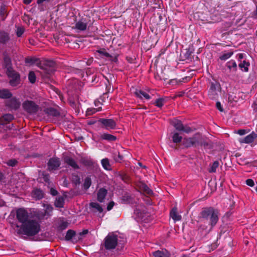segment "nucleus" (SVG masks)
I'll return each mask as SVG.
<instances>
[{
	"label": "nucleus",
	"instance_id": "obj_1",
	"mask_svg": "<svg viewBox=\"0 0 257 257\" xmlns=\"http://www.w3.org/2000/svg\"><path fill=\"white\" fill-rule=\"evenodd\" d=\"M16 231L19 234L26 235L28 236H32L38 234L41 229L39 222L31 218L24 224H16Z\"/></svg>",
	"mask_w": 257,
	"mask_h": 257
},
{
	"label": "nucleus",
	"instance_id": "obj_2",
	"mask_svg": "<svg viewBox=\"0 0 257 257\" xmlns=\"http://www.w3.org/2000/svg\"><path fill=\"white\" fill-rule=\"evenodd\" d=\"M95 55L96 57L98 59H102L111 63H117L120 51L118 50L100 48L96 51Z\"/></svg>",
	"mask_w": 257,
	"mask_h": 257
},
{
	"label": "nucleus",
	"instance_id": "obj_3",
	"mask_svg": "<svg viewBox=\"0 0 257 257\" xmlns=\"http://www.w3.org/2000/svg\"><path fill=\"white\" fill-rule=\"evenodd\" d=\"M218 211L213 207H207L202 209L200 216L205 219H209L211 228L213 227L218 220Z\"/></svg>",
	"mask_w": 257,
	"mask_h": 257
},
{
	"label": "nucleus",
	"instance_id": "obj_4",
	"mask_svg": "<svg viewBox=\"0 0 257 257\" xmlns=\"http://www.w3.org/2000/svg\"><path fill=\"white\" fill-rule=\"evenodd\" d=\"M25 62L29 64H60L62 63L57 62L54 60L48 59L44 58H37L36 57H28L25 58Z\"/></svg>",
	"mask_w": 257,
	"mask_h": 257
},
{
	"label": "nucleus",
	"instance_id": "obj_5",
	"mask_svg": "<svg viewBox=\"0 0 257 257\" xmlns=\"http://www.w3.org/2000/svg\"><path fill=\"white\" fill-rule=\"evenodd\" d=\"M16 218L21 224H24L32 218V214L27 209L20 208L16 211Z\"/></svg>",
	"mask_w": 257,
	"mask_h": 257
},
{
	"label": "nucleus",
	"instance_id": "obj_6",
	"mask_svg": "<svg viewBox=\"0 0 257 257\" xmlns=\"http://www.w3.org/2000/svg\"><path fill=\"white\" fill-rule=\"evenodd\" d=\"M8 66L7 74L8 76L11 78L10 84L12 86H16L20 83V75L14 70L10 65Z\"/></svg>",
	"mask_w": 257,
	"mask_h": 257
},
{
	"label": "nucleus",
	"instance_id": "obj_7",
	"mask_svg": "<svg viewBox=\"0 0 257 257\" xmlns=\"http://www.w3.org/2000/svg\"><path fill=\"white\" fill-rule=\"evenodd\" d=\"M117 244V236L108 234L105 238L104 245L106 249H112L115 248Z\"/></svg>",
	"mask_w": 257,
	"mask_h": 257
},
{
	"label": "nucleus",
	"instance_id": "obj_8",
	"mask_svg": "<svg viewBox=\"0 0 257 257\" xmlns=\"http://www.w3.org/2000/svg\"><path fill=\"white\" fill-rule=\"evenodd\" d=\"M221 90L220 84L218 83H210V88L208 90V96L211 99H216L218 96V93Z\"/></svg>",
	"mask_w": 257,
	"mask_h": 257
},
{
	"label": "nucleus",
	"instance_id": "obj_9",
	"mask_svg": "<svg viewBox=\"0 0 257 257\" xmlns=\"http://www.w3.org/2000/svg\"><path fill=\"white\" fill-rule=\"evenodd\" d=\"M23 107L27 112L30 114L36 113L39 109V106L34 101L27 100L23 103Z\"/></svg>",
	"mask_w": 257,
	"mask_h": 257
},
{
	"label": "nucleus",
	"instance_id": "obj_10",
	"mask_svg": "<svg viewBox=\"0 0 257 257\" xmlns=\"http://www.w3.org/2000/svg\"><path fill=\"white\" fill-rule=\"evenodd\" d=\"M171 124L177 131H182L187 134L192 132V129L190 127L183 125L180 120L176 118H173L171 120Z\"/></svg>",
	"mask_w": 257,
	"mask_h": 257
},
{
	"label": "nucleus",
	"instance_id": "obj_11",
	"mask_svg": "<svg viewBox=\"0 0 257 257\" xmlns=\"http://www.w3.org/2000/svg\"><path fill=\"white\" fill-rule=\"evenodd\" d=\"M98 121L103 124L107 130H113L116 127V122L112 119L100 118Z\"/></svg>",
	"mask_w": 257,
	"mask_h": 257
},
{
	"label": "nucleus",
	"instance_id": "obj_12",
	"mask_svg": "<svg viewBox=\"0 0 257 257\" xmlns=\"http://www.w3.org/2000/svg\"><path fill=\"white\" fill-rule=\"evenodd\" d=\"M198 143L199 140L196 136H194L192 138H184L183 140V145L186 148L196 146V144Z\"/></svg>",
	"mask_w": 257,
	"mask_h": 257
},
{
	"label": "nucleus",
	"instance_id": "obj_13",
	"mask_svg": "<svg viewBox=\"0 0 257 257\" xmlns=\"http://www.w3.org/2000/svg\"><path fill=\"white\" fill-rule=\"evenodd\" d=\"M60 165L59 159L56 158H51L48 163V168L50 171L57 169Z\"/></svg>",
	"mask_w": 257,
	"mask_h": 257
},
{
	"label": "nucleus",
	"instance_id": "obj_14",
	"mask_svg": "<svg viewBox=\"0 0 257 257\" xmlns=\"http://www.w3.org/2000/svg\"><path fill=\"white\" fill-rule=\"evenodd\" d=\"M88 18H82L75 24V28L80 31H85L86 30Z\"/></svg>",
	"mask_w": 257,
	"mask_h": 257
},
{
	"label": "nucleus",
	"instance_id": "obj_15",
	"mask_svg": "<svg viewBox=\"0 0 257 257\" xmlns=\"http://www.w3.org/2000/svg\"><path fill=\"white\" fill-rule=\"evenodd\" d=\"M11 40L10 34L4 30H0V44L7 45Z\"/></svg>",
	"mask_w": 257,
	"mask_h": 257
},
{
	"label": "nucleus",
	"instance_id": "obj_16",
	"mask_svg": "<svg viewBox=\"0 0 257 257\" xmlns=\"http://www.w3.org/2000/svg\"><path fill=\"white\" fill-rule=\"evenodd\" d=\"M20 102L16 98H12L9 100L7 105L12 109L16 110L20 106Z\"/></svg>",
	"mask_w": 257,
	"mask_h": 257
},
{
	"label": "nucleus",
	"instance_id": "obj_17",
	"mask_svg": "<svg viewBox=\"0 0 257 257\" xmlns=\"http://www.w3.org/2000/svg\"><path fill=\"white\" fill-rule=\"evenodd\" d=\"M257 138V134L254 132H252L249 135L246 136L244 139L240 140L241 143L249 144L253 142V141Z\"/></svg>",
	"mask_w": 257,
	"mask_h": 257
},
{
	"label": "nucleus",
	"instance_id": "obj_18",
	"mask_svg": "<svg viewBox=\"0 0 257 257\" xmlns=\"http://www.w3.org/2000/svg\"><path fill=\"white\" fill-rule=\"evenodd\" d=\"M155 257H170V253L166 249L158 250L152 252Z\"/></svg>",
	"mask_w": 257,
	"mask_h": 257
},
{
	"label": "nucleus",
	"instance_id": "obj_19",
	"mask_svg": "<svg viewBox=\"0 0 257 257\" xmlns=\"http://www.w3.org/2000/svg\"><path fill=\"white\" fill-rule=\"evenodd\" d=\"M135 94L137 97L142 99H145L149 100L151 98V97L149 95V94L141 90H136Z\"/></svg>",
	"mask_w": 257,
	"mask_h": 257
},
{
	"label": "nucleus",
	"instance_id": "obj_20",
	"mask_svg": "<svg viewBox=\"0 0 257 257\" xmlns=\"http://www.w3.org/2000/svg\"><path fill=\"white\" fill-rule=\"evenodd\" d=\"M43 206L44 210V213L43 215V217L47 218L48 216H51L53 211V207L48 204L45 203L43 204Z\"/></svg>",
	"mask_w": 257,
	"mask_h": 257
},
{
	"label": "nucleus",
	"instance_id": "obj_21",
	"mask_svg": "<svg viewBox=\"0 0 257 257\" xmlns=\"http://www.w3.org/2000/svg\"><path fill=\"white\" fill-rule=\"evenodd\" d=\"M170 215L174 221L180 220L182 218L181 216L177 212V208L175 207L172 209Z\"/></svg>",
	"mask_w": 257,
	"mask_h": 257
},
{
	"label": "nucleus",
	"instance_id": "obj_22",
	"mask_svg": "<svg viewBox=\"0 0 257 257\" xmlns=\"http://www.w3.org/2000/svg\"><path fill=\"white\" fill-rule=\"evenodd\" d=\"M107 191L104 188H100L97 193V200L100 202H103L107 194Z\"/></svg>",
	"mask_w": 257,
	"mask_h": 257
},
{
	"label": "nucleus",
	"instance_id": "obj_23",
	"mask_svg": "<svg viewBox=\"0 0 257 257\" xmlns=\"http://www.w3.org/2000/svg\"><path fill=\"white\" fill-rule=\"evenodd\" d=\"M14 119V116L11 114H6L0 117V124L4 125Z\"/></svg>",
	"mask_w": 257,
	"mask_h": 257
},
{
	"label": "nucleus",
	"instance_id": "obj_24",
	"mask_svg": "<svg viewBox=\"0 0 257 257\" xmlns=\"http://www.w3.org/2000/svg\"><path fill=\"white\" fill-rule=\"evenodd\" d=\"M65 162L70 166L74 169H79V167L76 161L70 157H66L65 159Z\"/></svg>",
	"mask_w": 257,
	"mask_h": 257
},
{
	"label": "nucleus",
	"instance_id": "obj_25",
	"mask_svg": "<svg viewBox=\"0 0 257 257\" xmlns=\"http://www.w3.org/2000/svg\"><path fill=\"white\" fill-rule=\"evenodd\" d=\"M100 138L102 140H107L108 141H114L116 140V137L107 133H104L101 135Z\"/></svg>",
	"mask_w": 257,
	"mask_h": 257
},
{
	"label": "nucleus",
	"instance_id": "obj_26",
	"mask_svg": "<svg viewBox=\"0 0 257 257\" xmlns=\"http://www.w3.org/2000/svg\"><path fill=\"white\" fill-rule=\"evenodd\" d=\"M3 57L5 64H12L11 57L7 50H5L3 52Z\"/></svg>",
	"mask_w": 257,
	"mask_h": 257
},
{
	"label": "nucleus",
	"instance_id": "obj_27",
	"mask_svg": "<svg viewBox=\"0 0 257 257\" xmlns=\"http://www.w3.org/2000/svg\"><path fill=\"white\" fill-rule=\"evenodd\" d=\"M101 165L103 168L106 170H110L111 169V165L109 160L107 158H104L101 161Z\"/></svg>",
	"mask_w": 257,
	"mask_h": 257
},
{
	"label": "nucleus",
	"instance_id": "obj_28",
	"mask_svg": "<svg viewBox=\"0 0 257 257\" xmlns=\"http://www.w3.org/2000/svg\"><path fill=\"white\" fill-rule=\"evenodd\" d=\"M233 54L232 51H229L228 52L224 51L222 53V55L219 56V59L221 60H226L229 58Z\"/></svg>",
	"mask_w": 257,
	"mask_h": 257
},
{
	"label": "nucleus",
	"instance_id": "obj_29",
	"mask_svg": "<svg viewBox=\"0 0 257 257\" xmlns=\"http://www.w3.org/2000/svg\"><path fill=\"white\" fill-rule=\"evenodd\" d=\"M12 95V93L7 89L0 90V98H10Z\"/></svg>",
	"mask_w": 257,
	"mask_h": 257
},
{
	"label": "nucleus",
	"instance_id": "obj_30",
	"mask_svg": "<svg viewBox=\"0 0 257 257\" xmlns=\"http://www.w3.org/2000/svg\"><path fill=\"white\" fill-rule=\"evenodd\" d=\"M64 204V199L62 196L57 197L55 202V205L57 207L62 208Z\"/></svg>",
	"mask_w": 257,
	"mask_h": 257
},
{
	"label": "nucleus",
	"instance_id": "obj_31",
	"mask_svg": "<svg viewBox=\"0 0 257 257\" xmlns=\"http://www.w3.org/2000/svg\"><path fill=\"white\" fill-rule=\"evenodd\" d=\"M7 11L5 5H2L0 7V15L3 21H5L7 16Z\"/></svg>",
	"mask_w": 257,
	"mask_h": 257
},
{
	"label": "nucleus",
	"instance_id": "obj_32",
	"mask_svg": "<svg viewBox=\"0 0 257 257\" xmlns=\"http://www.w3.org/2000/svg\"><path fill=\"white\" fill-rule=\"evenodd\" d=\"M182 137L178 133H174L172 136V141L174 143H179L182 140Z\"/></svg>",
	"mask_w": 257,
	"mask_h": 257
},
{
	"label": "nucleus",
	"instance_id": "obj_33",
	"mask_svg": "<svg viewBox=\"0 0 257 257\" xmlns=\"http://www.w3.org/2000/svg\"><path fill=\"white\" fill-rule=\"evenodd\" d=\"M101 110V107H98V108H88L87 109L86 111V115H91L95 113H96L97 111H99Z\"/></svg>",
	"mask_w": 257,
	"mask_h": 257
},
{
	"label": "nucleus",
	"instance_id": "obj_34",
	"mask_svg": "<svg viewBox=\"0 0 257 257\" xmlns=\"http://www.w3.org/2000/svg\"><path fill=\"white\" fill-rule=\"evenodd\" d=\"M91 185V179L90 177H87L84 179L83 187L85 190H87Z\"/></svg>",
	"mask_w": 257,
	"mask_h": 257
},
{
	"label": "nucleus",
	"instance_id": "obj_35",
	"mask_svg": "<svg viewBox=\"0 0 257 257\" xmlns=\"http://www.w3.org/2000/svg\"><path fill=\"white\" fill-rule=\"evenodd\" d=\"M90 206L95 209L99 213H101L103 211V209L102 207L96 202H91L90 203Z\"/></svg>",
	"mask_w": 257,
	"mask_h": 257
},
{
	"label": "nucleus",
	"instance_id": "obj_36",
	"mask_svg": "<svg viewBox=\"0 0 257 257\" xmlns=\"http://www.w3.org/2000/svg\"><path fill=\"white\" fill-rule=\"evenodd\" d=\"M33 196L38 199L43 197V192L40 189H36L33 191Z\"/></svg>",
	"mask_w": 257,
	"mask_h": 257
},
{
	"label": "nucleus",
	"instance_id": "obj_37",
	"mask_svg": "<svg viewBox=\"0 0 257 257\" xmlns=\"http://www.w3.org/2000/svg\"><path fill=\"white\" fill-rule=\"evenodd\" d=\"M219 166V162L217 161H214L213 164L211 165L210 168L208 170L209 173H214L216 171V169Z\"/></svg>",
	"mask_w": 257,
	"mask_h": 257
},
{
	"label": "nucleus",
	"instance_id": "obj_38",
	"mask_svg": "<svg viewBox=\"0 0 257 257\" xmlns=\"http://www.w3.org/2000/svg\"><path fill=\"white\" fill-rule=\"evenodd\" d=\"M165 102L166 100H165V98H159L156 100L155 102H154V104L156 106L158 107H161L164 105Z\"/></svg>",
	"mask_w": 257,
	"mask_h": 257
},
{
	"label": "nucleus",
	"instance_id": "obj_39",
	"mask_svg": "<svg viewBox=\"0 0 257 257\" xmlns=\"http://www.w3.org/2000/svg\"><path fill=\"white\" fill-rule=\"evenodd\" d=\"M28 79L31 83H34L36 80V76L33 71H30L28 75Z\"/></svg>",
	"mask_w": 257,
	"mask_h": 257
},
{
	"label": "nucleus",
	"instance_id": "obj_40",
	"mask_svg": "<svg viewBox=\"0 0 257 257\" xmlns=\"http://www.w3.org/2000/svg\"><path fill=\"white\" fill-rule=\"evenodd\" d=\"M47 113L49 115L53 116H57L59 115V112L55 108H49L47 109Z\"/></svg>",
	"mask_w": 257,
	"mask_h": 257
},
{
	"label": "nucleus",
	"instance_id": "obj_41",
	"mask_svg": "<svg viewBox=\"0 0 257 257\" xmlns=\"http://www.w3.org/2000/svg\"><path fill=\"white\" fill-rule=\"evenodd\" d=\"M75 235V232L74 231L72 230H69L67 231L66 236H65V239L67 240H71L73 237Z\"/></svg>",
	"mask_w": 257,
	"mask_h": 257
},
{
	"label": "nucleus",
	"instance_id": "obj_42",
	"mask_svg": "<svg viewBox=\"0 0 257 257\" xmlns=\"http://www.w3.org/2000/svg\"><path fill=\"white\" fill-rule=\"evenodd\" d=\"M68 222L64 220H60L59 223L58 227L61 230L65 229L68 226Z\"/></svg>",
	"mask_w": 257,
	"mask_h": 257
},
{
	"label": "nucleus",
	"instance_id": "obj_43",
	"mask_svg": "<svg viewBox=\"0 0 257 257\" xmlns=\"http://www.w3.org/2000/svg\"><path fill=\"white\" fill-rule=\"evenodd\" d=\"M245 56V54L240 53L237 55V58L238 61H240V63L239 64H249V62H246L245 60L242 61V59H243Z\"/></svg>",
	"mask_w": 257,
	"mask_h": 257
},
{
	"label": "nucleus",
	"instance_id": "obj_44",
	"mask_svg": "<svg viewBox=\"0 0 257 257\" xmlns=\"http://www.w3.org/2000/svg\"><path fill=\"white\" fill-rule=\"evenodd\" d=\"M50 0H37V3L39 6L38 9L40 11H45V9L42 4L44 2H49Z\"/></svg>",
	"mask_w": 257,
	"mask_h": 257
},
{
	"label": "nucleus",
	"instance_id": "obj_45",
	"mask_svg": "<svg viewBox=\"0 0 257 257\" xmlns=\"http://www.w3.org/2000/svg\"><path fill=\"white\" fill-rule=\"evenodd\" d=\"M186 52L184 54L185 59H189L193 52V49L191 48L190 46L186 49H185Z\"/></svg>",
	"mask_w": 257,
	"mask_h": 257
},
{
	"label": "nucleus",
	"instance_id": "obj_46",
	"mask_svg": "<svg viewBox=\"0 0 257 257\" xmlns=\"http://www.w3.org/2000/svg\"><path fill=\"white\" fill-rule=\"evenodd\" d=\"M25 32V29L23 27H18L17 29L16 35L17 37H20Z\"/></svg>",
	"mask_w": 257,
	"mask_h": 257
},
{
	"label": "nucleus",
	"instance_id": "obj_47",
	"mask_svg": "<svg viewBox=\"0 0 257 257\" xmlns=\"http://www.w3.org/2000/svg\"><path fill=\"white\" fill-rule=\"evenodd\" d=\"M131 197L128 195L123 196V198H122V200L125 203H130L131 202Z\"/></svg>",
	"mask_w": 257,
	"mask_h": 257
},
{
	"label": "nucleus",
	"instance_id": "obj_48",
	"mask_svg": "<svg viewBox=\"0 0 257 257\" xmlns=\"http://www.w3.org/2000/svg\"><path fill=\"white\" fill-rule=\"evenodd\" d=\"M17 163L18 162L15 160H11L8 162L7 164L9 166L13 167L15 166Z\"/></svg>",
	"mask_w": 257,
	"mask_h": 257
},
{
	"label": "nucleus",
	"instance_id": "obj_49",
	"mask_svg": "<svg viewBox=\"0 0 257 257\" xmlns=\"http://www.w3.org/2000/svg\"><path fill=\"white\" fill-rule=\"evenodd\" d=\"M246 184L250 187H252L254 185L253 180L251 179H247L246 180Z\"/></svg>",
	"mask_w": 257,
	"mask_h": 257
},
{
	"label": "nucleus",
	"instance_id": "obj_50",
	"mask_svg": "<svg viewBox=\"0 0 257 257\" xmlns=\"http://www.w3.org/2000/svg\"><path fill=\"white\" fill-rule=\"evenodd\" d=\"M248 65H238V67L241 71L247 72L248 70Z\"/></svg>",
	"mask_w": 257,
	"mask_h": 257
},
{
	"label": "nucleus",
	"instance_id": "obj_51",
	"mask_svg": "<svg viewBox=\"0 0 257 257\" xmlns=\"http://www.w3.org/2000/svg\"><path fill=\"white\" fill-rule=\"evenodd\" d=\"M144 191L146 193L149 195H151L153 193V191L151 189H150L147 186L145 185L144 186Z\"/></svg>",
	"mask_w": 257,
	"mask_h": 257
},
{
	"label": "nucleus",
	"instance_id": "obj_52",
	"mask_svg": "<svg viewBox=\"0 0 257 257\" xmlns=\"http://www.w3.org/2000/svg\"><path fill=\"white\" fill-rule=\"evenodd\" d=\"M164 58L162 57V55L161 54H160L158 58H157L155 64H157V63H163V62L161 61L162 59H163Z\"/></svg>",
	"mask_w": 257,
	"mask_h": 257
},
{
	"label": "nucleus",
	"instance_id": "obj_53",
	"mask_svg": "<svg viewBox=\"0 0 257 257\" xmlns=\"http://www.w3.org/2000/svg\"><path fill=\"white\" fill-rule=\"evenodd\" d=\"M247 133V132L246 130L243 129L238 130L237 132V133L240 136L244 135Z\"/></svg>",
	"mask_w": 257,
	"mask_h": 257
},
{
	"label": "nucleus",
	"instance_id": "obj_54",
	"mask_svg": "<svg viewBox=\"0 0 257 257\" xmlns=\"http://www.w3.org/2000/svg\"><path fill=\"white\" fill-rule=\"evenodd\" d=\"M114 204V203L113 201L109 202L107 206V210H108V211L110 210L113 208Z\"/></svg>",
	"mask_w": 257,
	"mask_h": 257
},
{
	"label": "nucleus",
	"instance_id": "obj_55",
	"mask_svg": "<svg viewBox=\"0 0 257 257\" xmlns=\"http://www.w3.org/2000/svg\"><path fill=\"white\" fill-rule=\"evenodd\" d=\"M217 108L220 111H223V109L221 107V105L220 102H217L216 104Z\"/></svg>",
	"mask_w": 257,
	"mask_h": 257
},
{
	"label": "nucleus",
	"instance_id": "obj_56",
	"mask_svg": "<svg viewBox=\"0 0 257 257\" xmlns=\"http://www.w3.org/2000/svg\"><path fill=\"white\" fill-rule=\"evenodd\" d=\"M75 180H73V181L75 182L76 184H79L80 183V178L78 176H75Z\"/></svg>",
	"mask_w": 257,
	"mask_h": 257
},
{
	"label": "nucleus",
	"instance_id": "obj_57",
	"mask_svg": "<svg viewBox=\"0 0 257 257\" xmlns=\"http://www.w3.org/2000/svg\"><path fill=\"white\" fill-rule=\"evenodd\" d=\"M50 193L53 195V196H56L57 193H58V192L56 190L54 189V188H51L50 189Z\"/></svg>",
	"mask_w": 257,
	"mask_h": 257
},
{
	"label": "nucleus",
	"instance_id": "obj_58",
	"mask_svg": "<svg viewBox=\"0 0 257 257\" xmlns=\"http://www.w3.org/2000/svg\"><path fill=\"white\" fill-rule=\"evenodd\" d=\"M94 104H95V106L98 108V107H101V105H102V103L100 101V100H95L94 101Z\"/></svg>",
	"mask_w": 257,
	"mask_h": 257
},
{
	"label": "nucleus",
	"instance_id": "obj_59",
	"mask_svg": "<svg viewBox=\"0 0 257 257\" xmlns=\"http://www.w3.org/2000/svg\"><path fill=\"white\" fill-rule=\"evenodd\" d=\"M43 179H44V180L46 182H48L49 181V176L48 175H47V174H43Z\"/></svg>",
	"mask_w": 257,
	"mask_h": 257
},
{
	"label": "nucleus",
	"instance_id": "obj_60",
	"mask_svg": "<svg viewBox=\"0 0 257 257\" xmlns=\"http://www.w3.org/2000/svg\"><path fill=\"white\" fill-rule=\"evenodd\" d=\"M252 17H253L254 19H257V6H256V9L254 11H253L252 13Z\"/></svg>",
	"mask_w": 257,
	"mask_h": 257
},
{
	"label": "nucleus",
	"instance_id": "obj_61",
	"mask_svg": "<svg viewBox=\"0 0 257 257\" xmlns=\"http://www.w3.org/2000/svg\"><path fill=\"white\" fill-rule=\"evenodd\" d=\"M156 71L157 73L159 74V69H160L161 73H162V65H156Z\"/></svg>",
	"mask_w": 257,
	"mask_h": 257
},
{
	"label": "nucleus",
	"instance_id": "obj_62",
	"mask_svg": "<svg viewBox=\"0 0 257 257\" xmlns=\"http://www.w3.org/2000/svg\"><path fill=\"white\" fill-rule=\"evenodd\" d=\"M88 232V230L87 229H84L82 231L79 233L80 235H83L87 234Z\"/></svg>",
	"mask_w": 257,
	"mask_h": 257
},
{
	"label": "nucleus",
	"instance_id": "obj_63",
	"mask_svg": "<svg viewBox=\"0 0 257 257\" xmlns=\"http://www.w3.org/2000/svg\"><path fill=\"white\" fill-rule=\"evenodd\" d=\"M190 76H187V77H185L184 78H182V80H181V82H186V81H188L189 80H190Z\"/></svg>",
	"mask_w": 257,
	"mask_h": 257
},
{
	"label": "nucleus",
	"instance_id": "obj_64",
	"mask_svg": "<svg viewBox=\"0 0 257 257\" xmlns=\"http://www.w3.org/2000/svg\"><path fill=\"white\" fill-rule=\"evenodd\" d=\"M32 2V0H23V3L26 5L30 4Z\"/></svg>",
	"mask_w": 257,
	"mask_h": 257
}]
</instances>
